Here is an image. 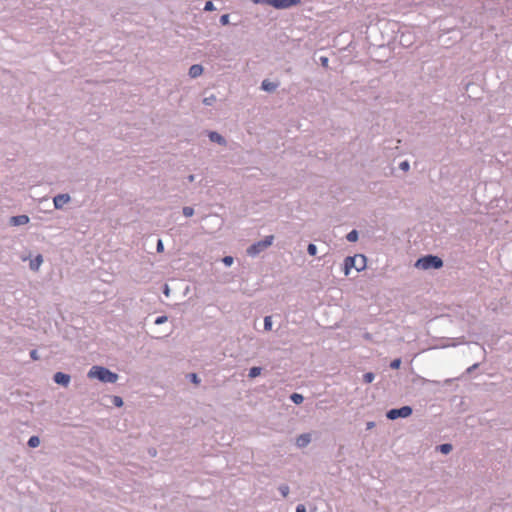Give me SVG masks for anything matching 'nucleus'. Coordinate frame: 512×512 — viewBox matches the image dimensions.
I'll list each match as a JSON object with an SVG mask.
<instances>
[{
	"label": "nucleus",
	"mask_w": 512,
	"mask_h": 512,
	"mask_svg": "<svg viewBox=\"0 0 512 512\" xmlns=\"http://www.w3.org/2000/svg\"><path fill=\"white\" fill-rule=\"evenodd\" d=\"M89 378H95L103 383H115L119 376L103 366H92L88 372Z\"/></svg>",
	"instance_id": "obj_1"
},
{
	"label": "nucleus",
	"mask_w": 512,
	"mask_h": 512,
	"mask_svg": "<svg viewBox=\"0 0 512 512\" xmlns=\"http://www.w3.org/2000/svg\"><path fill=\"white\" fill-rule=\"evenodd\" d=\"M442 266L443 260L440 257L432 254L420 257L415 262V267L422 270L440 269Z\"/></svg>",
	"instance_id": "obj_2"
},
{
	"label": "nucleus",
	"mask_w": 512,
	"mask_h": 512,
	"mask_svg": "<svg viewBox=\"0 0 512 512\" xmlns=\"http://www.w3.org/2000/svg\"><path fill=\"white\" fill-rule=\"evenodd\" d=\"M366 257L364 255L347 256L344 259V275L348 276L350 270L355 268L357 271H362L366 267Z\"/></svg>",
	"instance_id": "obj_3"
},
{
	"label": "nucleus",
	"mask_w": 512,
	"mask_h": 512,
	"mask_svg": "<svg viewBox=\"0 0 512 512\" xmlns=\"http://www.w3.org/2000/svg\"><path fill=\"white\" fill-rule=\"evenodd\" d=\"M273 241V235L265 236L263 240L257 241L248 247L247 255L250 257L258 256L261 252L270 247L273 244Z\"/></svg>",
	"instance_id": "obj_4"
},
{
	"label": "nucleus",
	"mask_w": 512,
	"mask_h": 512,
	"mask_svg": "<svg viewBox=\"0 0 512 512\" xmlns=\"http://www.w3.org/2000/svg\"><path fill=\"white\" fill-rule=\"evenodd\" d=\"M256 4H268L274 7L275 9H288L292 6L299 5L301 0H255Z\"/></svg>",
	"instance_id": "obj_5"
},
{
	"label": "nucleus",
	"mask_w": 512,
	"mask_h": 512,
	"mask_svg": "<svg viewBox=\"0 0 512 512\" xmlns=\"http://www.w3.org/2000/svg\"><path fill=\"white\" fill-rule=\"evenodd\" d=\"M413 412L412 407L405 405L400 408H393L387 411L386 417L389 420H396L398 418H407Z\"/></svg>",
	"instance_id": "obj_6"
},
{
	"label": "nucleus",
	"mask_w": 512,
	"mask_h": 512,
	"mask_svg": "<svg viewBox=\"0 0 512 512\" xmlns=\"http://www.w3.org/2000/svg\"><path fill=\"white\" fill-rule=\"evenodd\" d=\"M70 380H71L70 375L63 373V372H56L53 375V381L56 384L64 386V387L68 386V384L70 383Z\"/></svg>",
	"instance_id": "obj_7"
},
{
	"label": "nucleus",
	"mask_w": 512,
	"mask_h": 512,
	"mask_svg": "<svg viewBox=\"0 0 512 512\" xmlns=\"http://www.w3.org/2000/svg\"><path fill=\"white\" fill-rule=\"evenodd\" d=\"M69 194H58L53 198V204L55 209H62L65 204L70 201Z\"/></svg>",
	"instance_id": "obj_8"
},
{
	"label": "nucleus",
	"mask_w": 512,
	"mask_h": 512,
	"mask_svg": "<svg viewBox=\"0 0 512 512\" xmlns=\"http://www.w3.org/2000/svg\"><path fill=\"white\" fill-rule=\"evenodd\" d=\"M29 221H30V218L27 215L22 214V215L10 217L9 224L11 226H22V225L28 224Z\"/></svg>",
	"instance_id": "obj_9"
},
{
	"label": "nucleus",
	"mask_w": 512,
	"mask_h": 512,
	"mask_svg": "<svg viewBox=\"0 0 512 512\" xmlns=\"http://www.w3.org/2000/svg\"><path fill=\"white\" fill-rule=\"evenodd\" d=\"M311 442V434L310 433H303V434H300L297 438H296V446L298 448H304L306 446L309 445V443Z\"/></svg>",
	"instance_id": "obj_10"
},
{
	"label": "nucleus",
	"mask_w": 512,
	"mask_h": 512,
	"mask_svg": "<svg viewBox=\"0 0 512 512\" xmlns=\"http://www.w3.org/2000/svg\"><path fill=\"white\" fill-rule=\"evenodd\" d=\"M208 138L211 142L217 143L222 146H225L227 144L226 139L216 131H210L208 133Z\"/></svg>",
	"instance_id": "obj_11"
},
{
	"label": "nucleus",
	"mask_w": 512,
	"mask_h": 512,
	"mask_svg": "<svg viewBox=\"0 0 512 512\" xmlns=\"http://www.w3.org/2000/svg\"><path fill=\"white\" fill-rule=\"evenodd\" d=\"M279 86V83H275V82H271L270 80L268 79H264L261 83V89L263 91H266V92H269V93H272L274 91H276V89L278 88Z\"/></svg>",
	"instance_id": "obj_12"
},
{
	"label": "nucleus",
	"mask_w": 512,
	"mask_h": 512,
	"mask_svg": "<svg viewBox=\"0 0 512 512\" xmlns=\"http://www.w3.org/2000/svg\"><path fill=\"white\" fill-rule=\"evenodd\" d=\"M42 263L43 256L41 254H38L34 259L30 260L29 268L32 271H38Z\"/></svg>",
	"instance_id": "obj_13"
},
{
	"label": "nucleus",
	"mask_w": 512,
	"mask_h": 512,
	"mask_svg": "<svg viewBox=\"0 0 512 512\" xmlns=\"http://www.w3.org/2000/svg\"><path fill=\"white\" fill-rule=\"evenodd\" d=\"M203 73V67L200 64H194L189 68V76L191 78H197Z\"/></svg>",
	"instance_id": "obj_14"
},
{
	"label": "nucleus",
	"mask_w": 512,
	"mask_h": 512,
	"mask_svg": "<svg viewBox=\"0 0 512 512\" xmlns=\"http://www.w3.org/2000/svg\"><path fill=\"white\" fill-rule=\"evenodd\" d=\"M290 400L296 404V405H299L301 404L303 401H304V397L302 394H299V393H292L290 395Z\"/></svg>",
	"instance_id": "obj_15"
},
{
	"label": "nucleus",
	"mask_w": 512,
	"mask_h": 512,
	"mask_svg": "<svg viewBox=\"0 0 512 512\" xmlns=\"http://www.w3.org/2000/svg\"><path fill=\"white\" fill-rule=\"evenodd\" d=\"M359 238V233L356 229H353L351 230L347 235H346V239L349 241V242H356Z\"/></svg>",
	"instance_id": "obj_16"
},
{
	"label": "nucleus",
	"mask_w": 512,
	"mask_h": 512,
	"mask_svg": "<svg viewBox=\"0 0 512 512\" xmlns=\"http://www.w3.org/2000/svg\"><path fill=\"white\" fill-rule=\"evenodd\" d=\"M262 368L258 366L251 367L249 369L248 377L255 378L261 374Z\"/></svg>",
	"instance_id": "obj_17"
},
{
	"label": "nucleus",
	"mask_w": 512,
	"mask_h": 512,
	"mask_svg": "<svg viewBox=\"0 0 512 512\" xmlns=\"http://www.w3.org/2000/svg\"><path fill=\"white\" fill-rule=\"evenodd\" d=\"M40 444V439L38 436H31L27 442V445L30 447V448H36L38 447Z\"/></svg>",
	"instance_id": "obj_18"
},
{
	"label": "nucleus",
	"mask_w": 512,
	"mask_h": 512,
	"mask_svg": "<svg viewBox=\"0 0 512 512\" xmlns=\"http://www.w3.org/2000/svg\"><path fill=\"white\" fill-rule=\"evenodd\" d=\"M437 449L443 454H448L452 450V445L449 443H444L439 445Z\"/></svg>",
	"instance_id": "obj_19"
},
{
	"label": "nucleus",
	"mask_w": 512,
	"mask_h": 512,
	"mask_svg": "<svg viewBox=\"0 0 512 512\" xmlns=\"http://www.w3.org/2000/svg\"><path fill=\"white\" fill-rule=\"evenodd\" d=\"M278 491L280 492V494L285 498L288 496L289 492H290V488L287 484H281L279 487H278Z\"/></svg>",
	"instance_id": "obj_20"
},
{
	"label": "nucleus",
	"mask_w": 512,
	"mask_h": 512,
	"mask_svg": "<svg viewBox=\"0 0 512 512\" xmlns=\"http://www.w3.org/2000/svg\"><path fill=\"white\" fill-rule=\"evenodd\" d=\"M264 329L266 331H270L272 329V317L271 316L264 317Z\"/></svg>",
	"instance_id": "obj_21"
},
{
	"label": "nucleus",
	"mask_w": 512,
	"mask_h": 512,
	"mask_svg": "<svg viewBox=\"0 0 512 512\" xmlns=\"http://www.w3.org/2000/svg\"><path fill=\"white\" fill-rule=\"evenodd\" d=\"M317 246L313 243L308 244L307 252L310 256H316L317 254Z\"/></svg>",
	"instance_id": "obj_22"
},
{
	"label": "nucleus",
	"mask_w": 512,
	"mask_h": 512,
	"mask_svg": "<svg viewBox=\"0 0 512 512\" xmlns=\"http://www.w3.org/2000/svg\"><path fill=\"white\" fill-rule=\"evenodd\" d=\"M375 379V374L372 372H367L363 375L364 383H371Z\"/></svg>",
	"instance_id": "obj_23"
},
{
	"label": "nucleus",
	"mask_w": 512,
	"mask_h": 512,
	"mask_svg": "<svg viewBox=\"0 0 512 512\" xmlns=\"http://www.w3.org/2000/svg\"><path fill=\"white\" fill-rule=\"evenodd\" d=\"M182 213L185 217H191L194 214V209L190 206H185L182 209Z\"/></svg>",
	"instance_id": "obj_24"
},
{
	"label": "nucleus",
	"mask_w": 512,
	"mask_h": 512,
	"mask_svg": "<svg viewBox=\"0 0 512 512\" xmlns=\"http://www.w3.org/2000/svg\"><path fill=\"white\" fill-rule=\"evenodd\" d=\"M216 101V97L214 95H210L203 99V104L206 106H211Z\"/></svg>",
	"instance_id": "obj_25"
},
{
	"label": "nucleus",
	"mask_w": 512,
	"mask_h": 512,
	"mask_svg": "<svg viewBox=\"0 0 512 512\" xmlns=\"http://www.w3.org/2000/svg\"><path fill=\"white\" fill-rule=\"evenodd\" d=\"M222 262L225 266L229 267L233 264L234 258L232 256H225L222 258Z\"/></svg>",
	"instance_id": "obj_26"
},
{
	"label": "nucleus",
	"mask_w": 512,
	"mask_h": 512,
	"mask_svg": "<svg viewBox=\"0 0 512 512\" xmlns=\"http://www.w3.org/2000/svg\"><path fill=\"white\" fill-rule=\"evenodd\" d=\"M401 363H402L401 359L400 358H396V359L391 361L390 367L392 369H399L400 366H401Z\"/></svg>",
	"instance_id": "obj_27"
},
{
	"label": "nucleus",
	"mask_w": 512,
	"mask_h": 512,
	"mask_svg": "<svg viewBox=\"0 0 512 512\" xmlns=\"http://www.w3.org/2000/svg\"><path fill=\"white\" fill-rule=\"evenodd\" d=\"M219 22L221 25L225 26L229 24V14H223L221 15Z\"/></svg>",
	"instance_id": "obj_28"
},
{
	"label": "nucleus",
	"mask_w": 512,
	"mask_h": 512,
	"mask_svg": "<svg viewBox=\"0 0 512 512\" xmlns=\"http://www.w3.org/2000/svg\"><path fill=\"white\" fill-rule=\"evenodd\" d=\"M190 381L194 384H199L200 383V378L198 377V375L196 373H190L188 375Z\"/></svg>",
	"instance_id": "obj_29"
},
{
	"label": "nucleus",
	"mask_w": 512,
	"mask_h": 512,
	"mask_svg": "<svg viewBox=\"0 0 512 512\" xmlns=\"http://www.w3.org/2000/svg\"><path fill=\"white\" fill-rule=\"evenodd\" d=\"M112 403L116 407H121L123 405V399L120 396H114L113 400H112Z\"/></svg>",
	"instance_id": "obj_30"
},
{
	"label": "nucleus",
	"mask_w": 512,
	"mask_h": 512,
	"mask_svg": "<svg viewBox=\"0 0 512 512\" xmlns=\"http://www.w3.org/2000/svg\"><path fill=\"white\" fill-rule=\"evenodd\" d=\"M399 168L402 170V171H408L410 169V164L408 161H402L400 164H399Z\"/></svg>",
	"instance_id": "obj_31"
},
{
	"label": "nucleus",
	"mask_w": 512,
	"mask_h": 512,
	"mask_svg": "<svg viewBox=\"0 0 512 512\" xmlns=\"http://www.w3.org/2000/svg\"><path fill=\"white\" fill-rule=\"evenodd\" d=\"M205 11H213L215 10V6L212 1H207L204 6Z\"/></svg>",
	"instance_id": "obj_32"
},
{
	"label": "nucleus",
	"mask_w": 512,
	"mask_h": 512,
	"mask_svg": "<svg viewBox=\"0 0 512 512\" xmlns=\"http://www.w3.org/2000/svg\"><path fill=\"white\" fill-rule=\"evenodd\" d=\"M30 357L32 360H38L39 359L38 351L36 349L31 350Z\"/></svg>",
	"instance_id": "obj_33"
},
{
	"label": "nucleus",
	"mask_w": 512,
	"mask_h": 512,
	"mask_svg": "<svg viewBox=\"0 0 512 512\" xmlns=\"http://www.w3.org/2000/svg\"><path fill=\"white\" fill-rule=\"evenodd\" d=\"M166 320H167V317H166V316H159V317H157V318H156V320H155V324H156V325L162 324V323H164Z\"/></svg>",
	"instance_id": "obj_34"
},
{
	"label": "nucleus",
	"mask_w": 512,
	"mask_h": 512,
	"mask_svg": "<svg viewBox=\"0 0 512 512\" xmlns=\"http://www.w3.org/2000/svg\"><path fill=\"white\" fill-rule=\"evenodd\" d=\"M296 512H306V507L303 504H298L296 506Z\"/></svg>",
	"instance_id": "obj_35"
},
{
	"label": "nucleus",
	"mask_w": 512,
	"mask_h": 512,
	"mask_svg": "<svg viewBox=\"0 0 512 512\" xmlns=\"http://www.w3.org/2000/svg\"><path fill=\"white\" fill-rule=\"evenodd\" d=\"M320 62H321V65L324 66V67H327L328 66V58L327 57H321L320 58Z\"/></svg>",
	"instance_id": "obj_36"
},
{
	"label": "nucleus",
	"mask_w": 512,
	"mask_h": 512,
	"mask_svg": "<svg viewBox=\"0 0 512 512\" xmlns=\"http://www.w3.org/2000/svg\"><path fill=\"white\" fill-rule=\"evenodd\" d=\"M163 249H164V246H163L162 240L159 239L157 242V252H161V251H163Z\"/></svg>",
	"instance_id": "obj_37"
},
{
	"label": "nucleus",
	"mask_w": 512,
	"mask_h": 512,
	"mask_svg": "<svg viewBox=\"0 0 512 512\" xmlns=\"http://www.w3.org/2000/svg\"><path fill=\"white\" fill-rule=\"evenodd\" d=\"M479 364H473L472 366H470L468 369H467V372L470 373L472 371H474V369H476L478 367Z\"/></svg>",
	"instance_id": "obj_38"
},
{
	"label": "nucleus",
	"mask_w": 512,
	"mask_h": 512,
	"mask_svg": "<svg viewBox=\"0 0 512 512\" xmlns=\"http://www.w3.org/2000/svg\"><path fill=\"white\" fill-rule=\"evenodd\" d=\"M194 180H195V176L194 175L191 174V175L188 176V181L189 182H193Z\"/></svg>",
	"instance_id": "obj_39"
},
{
	"label": "nucleus",
	"mask_w": 512,
	"mask_h": 512,
	"mask_svg": "<svg viewBox=\"0 0 512 512\" xmlns=\"http://www.w3.org/2000/svg\"><path fill=\"white\" fill-rule=\"evenodd\" d=\"M373 426H374V423H373V422H369V423H367V428H368V429H369V428H371V427H373Z\"/></svg>",
	"instance_id": "obj_40"
},
{
	"label": "nucleus",
	"mask_w": 512,
	"mask_h": 512,
	"mask_svg": "<svg viewBox=\"0 0 512 512\" xmlns=\"http://www.w3.org/2000/svg\"><path fill=\"white\" fill-rule=\"evenodd\" d=\"M168 292H169L168 285H165V293H166V295H168Z\"/></svg>",
	"instance_id": "obj_41"
}]
</instances>
